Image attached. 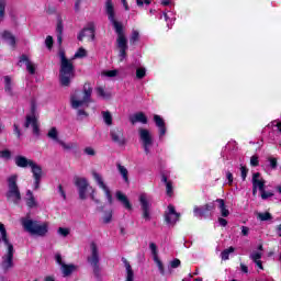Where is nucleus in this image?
<instances>
[{
  "label": "nucleus",
  "mask_w": 281,
  "mask_h": 281,
  "mask_svg": "<svg viewBox=\"0 0 281 281\" xmlns=\"http://www.w3.org/2000/svg\"><path fill=\"white\" fill-rule=\"evenodd\" d=\"M105 14L108 16V21L112 23L117 34L116 47L122 63V60L127 56L126 52L128 50V40H126V35L124 34V25L115 19V7L113 5V0L105 1Z\"/></svg>",
  "instance_id": "nucleus-1"
},
{
  "label": "nucleus",
  "mask_w": 281,
  "mask_h": 281,
  "mask_svg": "<svg viewBox=\"0 0 281 281\" xmlns=\"http://www.w3.org/2000/svg\"><path fill=\"white\" fill-rule=\"evenodd\" d=\"M59 85L61 87H71V80L76 78V66H74L71 59L67 58L65 50H59Z\"/></svg>",
  "instance_id": "nucleus-2"
},
{
  "label": "nucleus",
  "mask_w": 281,
  "mask_h": 281,
  "mask_svg": "<svg viewBox=\"0 0 281 281\" xmlns=\"http://www.w3.org/2000/svg\"><path fill=\"white\" fill-rule=\"evenodd\" d=\"M91 93H93V88H91V83L86 82L83 85V89L75 90V92L70 95V106L71 109H80L87 102H91Z\"/></svg>",
  "instance_id": "nucleus-3"
},
{
  "label": "nucleus",
  "mask_w": 281,
  "mask_h": 281,
  "mask_svg": "<svg viewBox=\"0 0 281 281\" xmlns=\"http://www.w3.org/2000/svg\"><path fill=\"white\" fill-rule=\"evenodd\" d=\"M0 234H1V240L4 243L8 252L7 256L3 258L2 261V268L4 271H8L9 269H12L14 267V245L10 243V239L8 238V231L5 229V225L3 223H0Z\"/></svg>",
  "instance_id": "nucleus-4"
},
{
  "label": "nucleus",
  "mask_w": 281,
  "mask_h": 281,
  "mask_svg": "<svg viewBox=\"0 0 281 281\" xmlns=\"http://www.w3.org/2000/svg\"><path fill=\"white\" fill-rule=\"evenodd\" d=\"M19 176L12 175L7 179L9 190L5 193L7 201L19 205L21 203V190H19Z\"/></svg>",
  "instance_id": "nucleus-5"
},
{
  "label": "nucleus",
  "mask_w": 281,
  "mask_h": 281,
  "mask_svg": "<svg viewBox=\"0 0 281 281\" xmlns=\"http://www.w3.org/2000/svg\"><path fill=\"white\" fill-rule=\"evenodd\" d=\"M22 226L24 231L31 234L32 236H46L47 232H49V228L46 223L40 225V223L34 220L23 218Z\"/></svg>",
  "instance_id": "nucleus-6"
},
{
  "label": "nucleus",
  "mask_w": 281,
  "mask_h": 281,
  "mask_svg": "<svg viewBox=\"0 0 281 281\" xmlns=\"http://www.w3.org/2000/svg\"><path fill=\"white\" fill-rule=\"evenodd\" d=\"M91 257H88V262L92 267L93 276L97 278V280H102L100 268V254L98 252V245L95 243H91Z\"/></svg>",
  "instance_id": "nucleus-7"
},
{
  "label": "nucleus",
  "mask_w": 281,
  "mask_h": 281,
  "mask_svg": "<svg viewBox=\"0 0 281 281\" xmlns=\"http://www.w3.org/2000/svg\"><path fill=\"white\" fill-rule=\"evenodd\" d=\"M23 126L24 128H30L31 126L33 135H35V137L41 136V126L38 125V119L36 117V103L31 104V114H26Z\"/></svg>",
  "instance_id": "nucleus-8"
},
{
  "label": "nucleus",
  "mask_w": 281,
  "mask_h": 281,
  "mask_svg": "<svg viewBox=\"0 0 281 281\" xmlns=\"http://www.w3.org/2000/svg\"><path fill=\"white\" fill-rule=\"evenodd\" d=\"M216 210V205H214V202L206 203L202 206H194L193 214L198 218H207L212 216V212Z\"/></svg>",
  "instance_id": "nucleus-9"
},
{
  "label": "nucleus",
  "mask_w": 281,
  "mask_h": 281,
  "mask_svg": "<svg viewBox=\"0 0 281 281\" xmlns=\"http://www.w3.org/2000/svg\"><path fill=\"white\" fill-rule=\"evenodd\" d=\"M85 38L95 41V23L89 22L77 35V40L82 43Z\"/></svg>",
  "instance_id": "nucleus-10"
},
{
  "label": "nucleus",
  "mask_w": 281,
  "mask_h": 281,
  "mask_svg": "<svg viewBox=\"0 0 281 281\" xmlns=\"http://www.w3.org/2000/svg\"><path fill=\"white\" fill-rule=\"evenodd\" d=\"M92 177L94 179V181L98 183L99 188L101 190H103L106 199H108V203L110 205H113V194L111 193V189H109L106 187V184L104 183V180L102 179V176L100 173H98L95 170L92 171Z\"/></svg>",
  "instance_id": "nucleus-11"
},
{
  "label": "nucleus",
  "mask_w": 281,
  "mask_h": 281,
  "mask_svg": "<svg viewBox=\"0 0 281 281\" xmlns=\"http://www.w3.org/2000/svg\"><path fill=\"white\" fill-rule=\"evenodd\" d=\"M140 203V210H142V218L146 222H149L153 217L150 216V207L151 204L148 201V198L145 193H142L138 199Z\"/></svg>",
  "instance_id": "nucleus-12"
},
{
  "label": "nucleus",
  "mask_w": 281,
  "mask_h": 281,
  "mask_svg": "<svg viewBox=\"0 0 281 281\" xmlns=\"http://www.w3.org/2000/svg\"><path fill=\"white\" fill-rule=\"evenodd\" d=\"M165 223L167 225H177L179 218H181V213H177V209H175V205L169 204L168 205V211L165 212Z\"/></svg>",
  "instance_id": "nucleus-13"
},
{
  "label": "nucleus",
  "mask_w": 281,
  "mask_h": 281,
  "mask_svg": "<svg viewBox=\"0 0 281 281\" xmlns=\"http://www.w3.org/2000/svg\"><path fill=\"white\" fill-rule=\"evenodd\" d=\"M138 135H139L140 142H143L145 154L149 155L150 146L153 145V135H150V131L140 127L138 130Z\"/></svg>",
  "instance_id": "nucleus-14"
},
{
  "label": "nucleus",
  "mask_w": 281,
  "mask_h": 281,
  "mask_svg": "<svg viewBox=\"0 0 281 281\" xmlns=\"http://www.w3.org/2000/svg\"><path fill=\"white\" fill-rule=\"evenodd\" d=\"M110 137L117 146H126V136H124V130L122 127H113L110 132Z\"/></svg>",
  "instance_id": "nucleus-15"
},
{
  "label": "nucleus",
  "mask_w": 281,
  "mask_h": 281,
  "mask_svg": "<svg viewBox=\"0 0 281 281\" xmlns=\"http://www.w3.org/2000/svg\"><path fill=\"white\" fill-rule=\"evenodd\" d=\"M15 166H18V168H27V166H30L32 172L41 168V165L34 162L32 159H27L25 156H16Z\"/></svg>",
  "instance_id": "nucleus-16"
},
{
  "label": "nucleus",
  "mask_w": 281,
  "mask_h": 281,
  "mask_svg": "<svg viewBox=\"0 0 281 281\" xmlns=\"http://www.w3.org/2000/svg\"><path fill=\"white\" fill-rule=\"evenodd\" d=\"M267 181L265 179H260V172L252 173V196H256L259 192L265 191V184Z\"/></svg>",
  "instance_id": "nucleus-17"
},
{
  "label": "nucleus",
  "mask_w": 281,
  "mask_h": 281,
  "mask_svg": "<svg viewBox=\"0 0 281 281\" xmlns=\"http://www.w3.org/2000/svg\"><path fill=\"white\" fill-rule=\"evenodd\" d=\"M75 186L78 187L79 199H81V201H85V199H87V190L89 188V182L86 178H76Z\"/></svg>",
  "instance_id": "nucleus-18"
},
{
  "label": "nucleus",
  "mask_w": 281,
  "mask_h": 281,
  "mask_svg": "<svg viewBox=\"0 0 281 281\" xmlns=\"http://www.w3.org/2000/svg\"><path fill=\"white\" fill-rule=\"evenodd\" d=\"M154 122L156 126L159 128V137H164L166 135V121L159 114L154 115Z\"/></svg>",
  "instance_id": "nucleus-19"
},
{
  "label": "nucleus",
  "mask_w": 281,
  "mask_h": 281,
  "mask_svg": "<svg viewBox=\"0 0 281 281\" xmlns=\"http://www.w3.org/2000/svg\"><path fill=\"white\" fill-rule=\"evenodd\" d=\"M115 196L116 200L122 203L123 207H125V210H133V204H131V200H128L126 194L122 193V191H116Z\"/></svg>",
  "instance_id": "nucleus-20"
},
{
  "label": "nucleus",
  "mask_w": 281,
  "mask_h": 281,
  "mask_svg": "<svg viewBox=\"0 0 281 281\" xmlns=\"http://www.w3.org/2000/svg\"><path fill=\"white\" fill-rule=\"evenodd\" d=\"M131 124L135 125L137 122L140 124H148V116L144 112H137L134 115L130 116Z\"/></svg>",
  "instance_id": "nucleus-21"
},
{
  "label": "nucleus",
  "mask_w": 281,
  "mask_h": 281,
  "mask_svg": "<svg viewBox=\"0 0 281 281\" xmlns=\"http://www.w3.org/2000/svg\"><path fill=\"white\" fill-rule=\"evenodd\" d=\"M65 30V26L63 24V18L58 16L57 18V25H56V34H57V45L59 47L63 46V32Z\"/></svg>",
  "instance_id": "nucleus-22"
},
{
  "label": "nucleus",
  "mask_w": 281,
  "mask_h": 281,
  "mask_svg": "<svg viewBox=\"0 0 281 281\" xmlns=\"http://www.w3.org/2000/svg\"><path fill=\"white\" fill-rule=\"evenodd\" d=\"M19 63H25L26 70L29 71V74H31V76H34V74H36V66H34V64L30 61V57H27V55H22Z\"/></svg>",
  "instance_id": "nucleus-23"
},
{
  "label": "nucleus",
  "mask_w": 281,
  "mask_h": 281,
  "mask_svg": "<svg viewBox=\"0 0 281 281\" xmlns=\"http://www.w3.org/2000/svg\"><path fill=\"white\" fill-rule=\"evenodd\" d=\"M34 179V188L38 190L41 188V179H43V167H40L32 171Z\"/></svg>",
  "instance_id": "nucleus-24"
},
{
  "label": "nucleus",
  "mask_w": 281,
  "mask_h": 281,
  "mask_svg": "<svg viewBox=\"0 0 281 281\" xmlns=\"http://www.w3.org/2000/svg\"><path fill=\"white\" fill-rule=\"evenodd\" d=\"M122 262L125 265L126 269V281H135V272L133 271V267H131V262L124 257L122 258Z\"/></svg>",
  "instance_id": "nucleus-25"
},
{
  "label": "nucleus",
  "mask_w": 281,
  "mask_h": 281,
  "mask_svg": "<svg viewBox=\"0 0 281 281\" xmlns=\"http://www.w3.org/2000/svg\"><path fill=\"white\" fill-rule=\"evenodd\" d=\"M26 206L32 210L34 207H38V202H36V198H34V193L32 192V190H27L26 191Z\"/></svg>",
  "instance_id": "nucleus-26"
},
{
  "label": "nucleus",
  "mask_w": 281,
  "mask_h": 281,
  "mask_svg": "<svg viewBox=\"0 0 281 281\" xmlns=\"http://www.w3.org/2000/svg\"><path fill=\"white\" fill-rule=\"evenodd\" d=\"M3 41H7L10 46L16 47V37L10 31H3L1 33Z\"/></svg>",
  "instance_id": "nucleus-27"
},
{
  "label": "nucleus",
  "mask_w": 281,
  "mask_h": 281,
  "mask_svg": "<svg viewBox=\"0 0 281 281\" xmlns=\"http://www.w3.org/2000/svg\"><path fill=\"white\" fill-rule=\"evenodd\" d=\"M77 270H78V266L74 263H70V265L65 263L61 266L64 278H69V276H71V273H74V271H77Z\"/></svg>",
  "instance_id": "nucleus-28"
},
{
  "label": "nucleus",
  "mask_w": 281,
  "mask_h": 281,
  "mask_svg": "<svg viewBox=\"0 0 281 281\" xmlns=\"http://www.w3.org/2000/svg\"><path fill=\"white\" fill-rule=\"evenodd\" d=\"M215 203H218L221 216H223V218H227V216H229V210H227V206L225 205V200L216 199Z\"/></svg>",
  "instance_id": "nucleus-29"
},
{
  "label": "nucleus",
  "mask_w": 281,
  "mask_h": 281,
  "mask_svg": "<svg viewBox=\"0 0 281 281\" xmlns=\"http://www.w3.org/2000/svg\"><path fill=\"white\" fill-rule=\"evenodd\" d=\"M4 91L8 95H14L12 91V78L10 76H4Z\"/></svg>",
  "instance_id": "nucleus-30"
},
{
  "label": "nucleus",
  "mask_w": 281,
  "mask_h": 281,
  "mask_svg": "<svg viewBox=\"0 0 281 281\" xmlns=\"http://www.w3.org/2000/svg\"><path fill=\"white\" fill-rule=\"evenodd\" d=\"M95 91H97V95H98L99 98H102V100H111V92L104 91V88L98 87V88L95 89Z\"/></svg>",
  "instance_id": "nucleus-31"
},
{
  "label": "nucleus",
  "mask_w": 281,
  "mask_h": 281,
  "mask_svg": "<svg viewBox=\"0 0 281 281\" xmlns=\"http://www.w3.org/2000/svg\"><path fill=\"white\" fill-rule=\"evenodd\" d=\"M116 167L120 175L123 177L124 182L128 183V169H126V167L122 166L121 164H117Z\"/></svg>",
  "instance_id": "nucleus-32"
},
{
  "label": "nucleus",
  "mask_w": 281,
  "mask_h": 281,
  "mask_svg": "<svg viewBox=\"0 0 281 281\" xmlns=\"http://www.w3.org/2000/svg\"><path fill=\"white\" fill-rule=\"evenodd\" d=\"M235 251H236V248H234V246H231V247L224 249L221 252L222 260H228L229 259V254H234Z\"/></svg>",
  "instance_id": "nucleus-33"
},
{
  "label": "nucleus",
  "mask_w": 281,
  "mask_h": 281,
  "mask_svg": "<svg viewBox=\"0 0 281 281\" xmlns=\"http://www.w3.org/2000/svg\"><path fill=\"white\" fill-rule=\"evenodd\" d=\"M47 137H49V139H53V142H60V139L58 138V130L56 127H52L48 133H47Z\"/></svg>",
  "instance_id": "nucleus-34"
},
{
  "label": "nucleus",
  "mask_w": 281,
  "mask_h": 281,
  "mask_svg": "<svg viewBox=\"0 0 281 281\" xmlns=\"http://www.w3.org/2000/svg\"><path fill=\"white\" fill-rule=\"evenodd\" d=\"M5 5H8V2L0 0V23L5 19Z\"/></svg>",
  "instance_id": "nucleus-35"
},
{
  "label": "nucleus",
  "mask_w": 281,
  "mask_h": 281,
  "mask_svg": "<svg viewBox=\"0 0 281 281\" xmlns=\"http://www.w3.org/2000/svg\"><path fill=\"white\" fill-rule=\"evenodd\" d=\"M102 115H103L104 123L108 126H111V124H113V115H111V112L109 111L102 112Z\"/></svg>",
  "instance_id": "nucleus-36"
},
{
  "label": "nucleus",
  "mask_w": 281,
  "mask_h": 281,
  "mask_svg": "<svg viewBox=\"0 0 281 281\" xmlns=\"http://www.w3.org/2000/svg\"><path fill=\"white\" fill-rule=\"evenodd\" d=\"M154 262L157 265L160 276H166V268H164V262H161V259L157 257L154 259Z\"/></svg>",
  "instance_id": "nucleus-37"
},
{
  "label": "nucleus",
  "mask_w": 281,
  "mask_h": 281,
  "mask_svg": "<svg viewBox=\"0 0 281 281\" xmlns=\"http://www.w3.org/2000/svg\"><path fill=\"white\" fill-rule=\"evenodd\" d=\"M58 144L61 145V147L64 148V150H72V148H76L77 145L76 143H65L64 140H58Z\"/></svg>",
  "instance_id": "nucleus-38"
},
{
  "label": "nucleus",
  "mask_w": 281,
  "mask_h": 281,
  "mask_svg": "<svg viewBox=\"0 0 281 281\" xmlns=\"http://www.w3.org/2000/svg\"><path fill=\"white\" fill-rule=\"evenodd\" d=\"M257 218H260L261 221H271V218H273V215H271V213L269 212L258 213Z\"/></svg>",
  "instance_id": "nucleus-39"
},
{
  "label": "nucleus",
  "mask_w": 281,
  "mask_h": 281,
  "mask_svg": "<svg viewBox=\"0 0 281 281\" xmlns=\"http://www.w3.org/2000/svg\"><path fill=\"white\" fill-rule=\"evenodd\" d=\"M149 249H150V251H151V255H153L154 260H155L156 258H159V252L157 251V244L150 243V244H149Z\"/></svg>",
  "instance_id": "nucleus-40"
},
{
  "label": "nucleus",
  "mask_w": 281,
  "mask_h": 281,
  "mask_svg": "<svg viewBox=\"0 0 281 281\" xmlns=\"http://www.w3.org/2000/svg\"><path fill=\"white\" fill-rule=\"evenodd\" d=\"M0 158L1 159H12V151H10V149L0 150Z\"/></svg>",
  "instance_id": "nucleus-41"
},
{
  "label": "nucleus",
  "mask_w": 281,
  "mask_h": 281,
  "mask_svg": "<svg viewBox=\"0 0 281 281\" xmlns=\"http://www.w3.org/2000/svg\"><path fill=\"white\" fill-rule=\"evenodd\" d=\"M136 78L138 80H143V78H146V68H137L136 69Z\"/></svg>",
  "instance_id": "nucleus-42"
},
{
  "label": "nucleus",
  "mask_w": 281,
  "mask_h": 281,
  "mask_svg": "<svg viewBox=\"0 0 281 281\" xmlns=\"http://www.w3.org/2000/svg\"><path fill=\"white\" fill-rule=\"evenodd\" d=\"M138 41H139V32L133 31L132 36L130 38L131 45H135V43H137Z\"/></svg>",
  "instance_id": "nucleus-43"
},
{
  "label": "nucleus",
  "mask_w": 281,
  "mask_h": 281,
  "mask_svg": "<svg viewBox=\"0 0 281 281\" xmlns=\"http://www.w3.org/2000/svg\"><path fill=\"white\" fill-rule=\"evenodd\" d=\"M87 57V49L83 47H80L76 53H75V58H85Z\"/></svg>",
  "instance_id": "nucleus-44"
},
{
  "label": "nucleus",
  "mask_w": 281,
  "mask_h": 281,
  "mask_svg": "<svg viewBox=\"0 0 281 281\" xmlns=\"http://www.w3.org/2000/svg\"><path fill=\"white\" fill-rule=\"evenodd\" d=\"M250 166H252V168H258V166H260L258 155H254L250 157Z\"/></svg>",
  "instance_id": "nucleus-45"
},
{
  "label": "nucleus",
  "mask_w": 281,
  "mask_h": 281,
  "mask_svg": "<svg viewBox=\"0 0 281 281\" xmlns=\"http://www.w3.org/2000/svg\"><path fill=\"white\" fill-rule=\"evenodd\" d=\"M45 45L47 49H52L54 47V37L52 35L46 36Z\"/></svg>",
  "instance_id": "nucleus-46"
},
{
  "label": "nucleus",
  "mask_w": 281,
  "mask_h": 281,
  "mask_svg": "<svg viewBox=\"0 0 281 281\" xmlns=\"http://www.w3.org/2000/svg\"><path fill=\"white\" fill-rule=\"evenodd\" d=\"M111 221H113V211L106 212L103 217V223H105V225H109V223H111Z\"/></svg>",
  "instance_id": "nucleus-47"
},
{
  "label": "nucleus",
  "mask_w": 281,
  "mask_h": 281,
  "mask_svg": "<svg viewBox=\"0 0 281 281\" xmlns=\"http://www.w3.org/2000/svg\"><path fill=\"white\" fill-rule=\"evenodd\" d=\"M262 201H267V199H271L273 196L272 191H267L263 189V191L260 192Z\"/></svg>",
  "instance_id": "nucleus-48"
},
{
  "label": "nucleus",
  "mask_w": 281,
  "mask_h": 281,
  "mask_svg": "<svg viewBox=\"0 0 281 281\" xmlns=\"http://www.w3.org/2000/svg\"><path fill=\"white\" fill-rule=\"evenodd\" d=\"M261 258H262V252L254 251L250 255V259L252 260V262H257V261L261 260Z\"/></svg>",
  "instance_id": "nucleus-49"
},
{
  "label": "nucleus",
  "mask_w": 281,
  "mask_h": 281,
  "mask_svg": "<svg viewBox=\"0 0 281 281\" xmlns=\"http://www.w3.org/2000/svg\"><path fill=\"white\" fill-rule=\"evenodd\" d=\"M268 161L272 170H276V168H278V158L268 157Z\"/></svg>",
  "instance_id": "nucleus-50"
},
{
  "label": "nucleus",
  "mask_w": 281,
  "mask_h": 281,
  "mask_svg": "<svg viewBox=\"0 0 281 281\" xmlns=\"http://www.w3.org/2000/svg\"><path fill=\"white\" fill-rule=\"evenodd\" d=\"M241 179L247 180V175H249V169L246 166H240Z\"/></svg>",
  "instance_id": "nucleus-51"
},
{
  "label": "nucleus",
  "mask_w": 281,
  "mask_h": 281,
  "mask_svg": "<svg viewBox=\"0 0 281 281\" xmlns=\"http://www.w3.org/2000/svg\"><path fill=\"white\" fill-rule=\"evenodd\" d=\"M85 155H89L90 157H95V149L92 147H86L83 149Z\"/></svg>",
  "instance_id": "nucleus-52"
},
{
  "label": "nucleus",
  "mask_w": 281,
  "mask_h": 281,
  "mask_svg": "<svg viewBox=\"0 0 281 281\" xmlns=\"http://www.w3.org/2000/svg\"><path fill=\"white\" fill-rule=\"evenodd\" d=\"M166 192L168 196H172L173 194V190H172V182H167L166 183Z\"/></svg>",
  "instance_id": "nucleus-53"
},
{
  "label": "nucleus",
  "mask_w": 281,
  "mask_h": 281,
  "mask_svg": "<svg viewBox=\"0 0 281 281\" xmlns=\"http://www.w3.org/2000/svg\"><path fill=\"white\" fill-rule=\"evenodd\" d=\"M77 117L78 120H82V117H89V113H87V111L85 110H78L77 111Z\"/></svg>",
  "instance_id": "nucleus-54"
},
{
  "label": "nucleus",
  "mask_w": 281,
  "mask_h": 281,
  "mask_svg": "<svg viewBox=\"0 0 281 281\" xmlns=\"http://www.w3.org/2000/svg\"><path fill=\"white\" fill-rule=\"evenodd\" d=\"M170 267L171 269H178V267H181V260L179 259H173L171 262H170Z\"/></svg>",
  "instance_id": "nucleus-55"
},
{
  "label": "nucleus",
  "mask_w": 281,
  "mask_h": 281,
  "mask_svg": "<svg viewBox=\"0 0 281 281\" xmlns=\"http://www.w3.org/2000/svg\"><path fill=\"white\" fill-rule=\"evenodd\" d=\"M58 234H60V236H64V238H67V235L69 234V228L59 227Z\"/></svg>",
  "instance_id": "nucleus-56"
},
{
  "label": "nucleus",
  "mask_w": 281,
  "mask_h": 281,
  "mask_svg": "<svg viewBox=\"0 0 281 281\" xmlns=\"http://www.w3.org/2000/svg\"><path fill=\"white\" fill-rule=\"evenodd\" d=\"M136 3L138 8H142L145 3V5H150L151 1L150 0H136Z\"/></svg>",
  "instance_id": "nucleus-57"
},
{
  "label": "nucleus",
  "mask_w": 281,
  "mask_h": 281,
  "mask_svg": "<svg viewBox=\"0 0 281 281\" xmlns=\"http://www.w3.org/2000/svg\"><path fill=\"white\" fill-rule=\"evenodd\" d=\"M13 133L16 135L18 139L21 137V130L19 128V125L15 123L13 124Z\"/></svg>",
  "instance_id": "nucleus-58"
},
{
  "label": "nucleus",
  "mask_w": 281,
  "mask_h": 281,
  "mask_svg": "<svg viewBox=\"0 0 281 281\" xmlns=\"http://www.w3.org/2000/svg\"><path fill=\"white\" fill-rule=\"evenodd\" d=\"M226 179L228 180V186H232V183H234V175L231 171L226 172Z\"/></svg>",
  "instance_id": "nucleus-59"
},
{
  "label": "nucleus",
  "mask_w": 281,
  "mask_h": 281,
  "mask_svg": "<svg viewBox=\"0 0 281 281\" xmlns=\"http://www.w3.org/2000/svg\"><path fill=\"white\" fill-rule=\"evenodd\" d=\"M58 192L63 196L64 201L67 199V193H65V189H63V184L58 186Z\"/></svg>",
  "instance_id": "nucleus-60"
},
{
  "label": "nucleus",
  "mask_w": 281,
  "mask_h": 281,
  "mask_svg": "<svg viewBox=\"0 0 281 281\" xmlns=\"http://www.w3.org/2000/svg\"><path fill=\"white\" fill-rule=\"evenodd\" d=\"M105 76H108V78H115V76H117V70H108Z\"/></svg>",
  "instance_id": "nucleus-61"
},
{
  "label": "nucleus",
  "mask_w": 281,
  "mask_h": 281,
  "mask_svg": "<svg viewBox=\"0 0 281 281\" xmlns=\"http://www.w3.org/2000/svg\"><path fill=\"white\" fill-rule=\"evenodd\" d=\"M55 260H56L57 265H60V267H63V265H65V262H63V256L60 254H57L55 256Z\"/></svg>",
  "instance_id": "nucleus-62"
},
{
  "label": "nucleus",
  "mask_w": 281,
  "mask_h": 281,
  "mask_svg": "<svg viewBox=\"0 0 281 281\" xmlns=\"http://www.w3.org/2000/svg\"><path fill=\"white\" fill-rule=\"evenodd\" d=\"M217 222L221 225V227H227V220H225L224 217H218Z\"/></svg>",
  "instance_id": "nucleus-63"
},
{
  "label": "nucleus",
  "mask_w": 281,
  "mask_h": 281,
  "mask_svg": "<svg viewBox=\"0 0 281 281\" xmlns=\"http://www.w3.org/2000/svg\"><path fill=\"white\" fill-rule=\"evenodd\" d=\"M46 12L52 15V14H56V7L54 5H48Z\"/></svg>",
  "instance_id": "nucleus-64"
}]
</instances>
